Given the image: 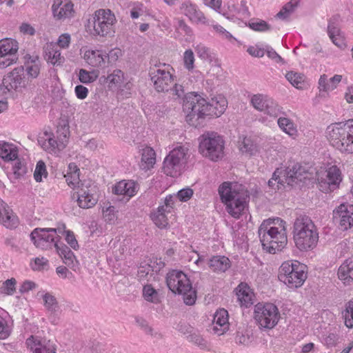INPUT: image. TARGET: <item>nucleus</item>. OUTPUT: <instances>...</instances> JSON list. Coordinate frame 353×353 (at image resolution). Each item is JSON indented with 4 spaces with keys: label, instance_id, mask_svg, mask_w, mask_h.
I'll return each mask as SVG.
<instances>
[{
    "label": "nucleus",
    "instance_id": "obj_1",
    "mask_svg": "<svg viewBox=\"0 0 353 353\" xmlns=\"http://www.w3.org/2000/svg\"><path fill=\"white\" fill-rule=\"evenodd\" d=\"M227 100L222 96H218L208 101L201 95L190 92L185 95L183 110L188 112L186 121L195 127L201 124L199 120L206 116L220 117L225 110Z\"/></svg>",
    "mask_w": 353,
    "mask_h": 353
},
{
    "label": "nucleus",
    "instance_id": "obj_2",
    "mask_svg": "<svg viewBox=\"0 0 353 353\" xmlns=\"http://www.w3.org/2000/svg\"><path fill=\"white\" fill-rule=\"evenodd\" d=\"M285 222L280 218L268 219L261 224L258 233L263 250L274 254L281 251L288 242Z\"/></svg>",
    "mask_w": 353,
    "mask_h": 353
},
{
    "label": "nucleus",
    "instance_id": "obj_3",
    "mask_svg": "<svg viewBox=\"0 0 353 353\" xmlns=\"http://www.w3.org/2000/svg\"><path fill=\"white\" fill-rule=\"evenodd\" d=\"M218 190L222 203L226 205L227 212L232 217L239 219L249 198L245 187L236 182H223Z\"/></svg>",
    "mask_w": 353,
    "mask_h": 353
},
{
    "label": "nucleus",
    "instance_id": "obj_4",
    "mask_svg": "<svg viewBox=\"0 0 353 353\" xmlns=\"http://www.w3.org/2000/svg\"><path fill=\"white\" fill-rule=\"evenodd\" d=\"M330 144L342 153H353V120L346 123H334L325 131Z\"/></svg>",
    "mask_w": 353,
    "mask_h": 353
},
{
    "label": "nucleus",
    "instance_id": "obj_5",
    "mask_svg": "<svg viewBox=\"0 0 353 353\" xmlns=\"http://www.w3.org/2000/svg\"><path fill=\"white\" fill-rule=\"evenodd\" d=\"M309 173L299 163L289 165L285 169L277 168L269 179L268 185L273 190H279L287 184L293 186L299 182L305 183L309 179Z\"/></svg>",
    "mask_w": 353,
    "mask_h": 353
},
{
    "label": "nucleus",
    "instance_id": "obj_6",
    "mask_svg": "<svg viewBox=\"0 0 353 353\" xmlns=\"http://www.w3.org/2000/svg\"><path fill=\"white\" fill-rule=\"evenodd\" d=\"M166 283L172 292L183 295L186 305H192L195 303L196 292L193 289L189 278L183 272L173 270L168 273Z\"/></svg>",
    "mask_w": 353,
    "mask_h": 353
},
{
    "label": "nucleus",
    "instance_id": "obj_7",
    "mask_svg": "<svg viewBox=\"0 0 353 353\" xmlns=\"http://www.w3.org/2000/svg\"><path fill=\"white\" fill-rule=\"evenodd\" d=\"M307 266L297 261H288L279 268L278 278L290 288H297L307 279Z\"/></svg>",
    "mask_w": 353,
    "mask_h": 353
},
{
    "label": "nucleus",
    "instance_id": "obj_8",
    "mask_svg": "<svg viewBox=\"0 0 353 353\" xmlns=\"http://www.w3.org/2000/svg\"><path fill=\"white\" fill-rule=\"evenodd\" d=\"M199 152L212 161L221 159L224 155L225 141L216 132H208L199 137Z\"/></svg>",
    "mask_w": 353,
    "mask_h": 353
},
{
    "label": "nucleus",
    "instance_id": "obj_9",
    "mask_svg": "<svg viewBox=\"0 0 353 353\" xmlns=\"http://www.w3.org/2000/svg\"><path fill=\"white\" fill-rule=\"evenodd\" d=\"M188 151V148L179 146L169 152L163 163V170L167 176L174 177L181 174L187 163Z\"/></svg>",
    "mask_w": 353,
    "mask_h": 353
},
{
    "label": "nucleus",
    "instance_id": "obj_10",
    "mask_svg": "<svg viewBox=\"0 0 353 353\" xmlns=\"http://www.w3.org/2000/svg\"><path fill=\"white\" fill-rule=\"evenodd\" d=\"M254 314L259 326L266 329L274 327L280 319L278 307L271 303H258L254 306Z\"/></svg>",
    "mask_w": 353,
    "mask_h": 353
},
{
    "label": "nucleus",
    "instance_id": "obj_11",
    "mask_svg": "<svg viewBox=\"0 0 353 353\" xmlns=\"http://www.w3.org/2000/svg\"><path fill=\"white\" fill-rule=\"evenodd\" d=\"M115 21V16L110 10L99 9L89 19L88 27H93L94 34L105 37L111 32Z\"/></svg>",
    "mask_w": 353,
    "mask_h": 353
},
{
    "label": "nucleus",
    "instance_id": "obj_12",
    "mask_svg": "<svg viewBox=\"0 0 353 353\" xmlns=\"http://www.w3.org/2000/svg\"><path fill=\"white\" fill-rule=\"evenodd\" d=\"M30 239L37 248L47 250L57 246L60 236H56V230L51 228H37L31 232Z\"/></svg>",
    "mask_w": 353,
    "mask_h": 353
},
{
    "label": "nucleus",
    "instance_id": "obj_13",
    "mask_svg": "<svg viewBox=\"0 0 353 353\" xmlns=\"http://www.w3.org/2000/svg\"><path fill=\"white\" fill-rule=\"evenodd\" d=\"M27 80L25 77L24 69L23 66L14 68L12 72L5 76L2 80L1 89L4 88L8 92L15 90L21 91L26 87Z\"/></svg>",
    "mask_w": 353,
    "mask_h": 353
},
{
    "label": "nucleus",
    "instance_id": "obj_14",
    "mask_svg": "<svg viewBox=\"0 0 353 353\" xmlns=\"http://www.w3.org/2000/svg\"><path fill=\"white\" fill-rule=\"evenodd\" d=\"M319 190L323 192H332L336 190L342 180L341 171L336 166L330 167L325 174V176L317 179Z\"/></svg>",
    "mask_w": 353,
    "mask_h": 353
},
{
    "label": "nucleus",
    "instance_id": "obj_15",
    "mask_svg": "<svg viewBox=\"0 0 353 353\" xmlns=\"http://www.w3.org/2000/svg\"><path fill=\"white\" fill-rule=\"evenodd\" d=\"M333 219L339 223L341 230H347L353 227V205L341 203L334 210Z\"/></svg>",
    "mask_w": 353,
    "mask_h": 353
},
{
    "label": "nucleus",
    "instance_id": "obj_16",
    "mask_svg": "<svg viewBox=\"0 0 353 353\" xmlns=\"http://www.w3.org/2000/svg\"><path fill=\"white\" fill-rule=\"evenodd\" d=\"M149 74L154 89L157 92H167L170 89L171 84L173 82V77L169 71L161 68H150Z\"/></svg>",
    "mask_w": 353,
    "mask_h": 353
},
{
    "label": "nucleus",
    "instance_id": "obj_17",
    "mask_svg": "<svg viewBox=\"0 0 353 353\" xmlns=\"http://www.w3.org/2000/svg\"><path fill=\"white\" fill-rule=\"evenodd\" d=\"M319 238V236L317 229L293 236L295 246L300 251H308L313 250L318 243Z\"/></svg>",
    "mask_w": 353,
    "mask_h": 353
},
{
    "label": "nucleus",
    "instance_id": "obj_18",
    "mask_svg": "<svg viewBox=\"0 0 353 353\" xmlns=\"http://www.w3.org/2000/svg\"><path fill=\"white\" fill-rule=\"evenodd\" d=\"M95 187L90 185L81 188L77 193V202L81 208H92L97 203L98 199L95 195Z\"/></svg>",
    "mask_w": 353,
    "mask_h": 353
},
{
    "label": "nucleus",
    "instance_id": "obj_19",
    "mask_svg": "<svg viewBox=\"0 0 353 353\" xmlns=\"http://www.w3.org/2000/svg\"><path fill=\"white\" fill-rule=\"evenodd\" d=\"M180 9L190 21L195 23H205L206 22V19L203 12L198 9L195 4L192 3L190 1L183 2L181 6Z\"/></svg>",
    "mask_w": 353,
    "mask_h": 353
},
{
    "label": "nucleus",
    "instance_id": "obj_20",
    "mask_svg": "<svg viewBox=\"0 0 353 353\" xmlns=\"http://www.w3.org/2000/svg\"><path fill=\"white\" fill-rule=\"evenodd\" d=\"M26 344L33 353H56V347L50 341L41 342L30 336L26 340Z\"/></svg>",
    "mask_w": 353,
    "mask_h": 353
},
{
    "label": "nucleus",
    "instance_id": "obj_21",
    "mask_svg": "<svg viewBox=\"0 0 353 353\" xmlns=\"http://www.w3.org/2000/svg\"><path fill=\"white\" fill-rule=\"evenodd\" d=\"M337 19L333 17L328 21L327 33L334 45L339 48H344L346 46L345 38L336 23Z\"/></svg>",
    "mask_w": 353,
    "mask_h": 353
},
{
    "label": "nucleus",
    "instance_id": "obj_22",
    "mask_svg": "<svg viewBox=\"0 0 353 353\" xmlns=\"http://www.w3.org/2000/svg\"><path fill=\"white\" fill-rule=\"evenodd\" d=\"M139 185L134 181L123 180L112 187V192L117 195H124L129 198L133 196L137 192Z\"/></svg>",
    "mask_w": 353,
    "mask_h": 353
},
{
    "label": "nucleus",
    "instance_id": "obj_23",
    "mask_svg": "<svg viewBox=\"0 0 353 353\" xmlns=\"http://www.w3.org/2000/svg\"><path fill=\"white\" fill-rule=\"evenodd\" d=\"M316 226L312 220L306 215H301L296 218L293 224L292 234L299 235L300 233H304L307 231L316 230Z\"/></svg>",
    "mask_w": 353,
    "mask_h": 353
},
{
    "label": "nucleus",
    "instance_id": "obj_24",
    "mask_svg": "<svg viewBox=\"0 0 353 353\" xmlns=\"http://www.w3.org/2000/svg\"><path fill=\"white\" fill-rule=\"evenodd\" d=\"M0 223L7 228H14L17 225V219L12 214L8 205L0 199Z\"/></svg>",
    "mask_w": 353,
    "mask_h": 353
},
{
    "label": "nucleus",
    "instance_id": "obj_25",
    "mask_svg": "<svg viewBox=\"0 0 353 353\" xmlns=\"http://www.w3.org/2000/svg\"><path fill=\"white\" fill-rule=\"evenodd\" d=\"M238 301L241 306L249 307L253 304V293L250 288L245 283L241 282L235 289Z\"/></svg>",
    "mask_w": 353,
    "mask_h": 353
},
{
    "label": "nucleus",
    "instance_id": "obj_26",
    "mask_svg": "<svg viewBox=\"0 0 353 353\" xmlns=\"http://www.w3.org/2000/svg\"><path fill=\"white\" fill-rule=\"evenodd\" d=\"M53 16L57 19H62L70 17L73 12V4L68 2L62 5L61 0H54L52 6Z\"/></svg>",
    "mask_w": 353,
    "mask_h": 353
},
{
    "label": "nucleus",
    "instance_id": "obj_27",
    "mask_svg": "<svg viewBox=\"0 0 353 353\" xmlns=\"http://www.w3.org/2000/svg\"><path fill=\"white\" fill-rule=\"evenodd\" d=\"M228 314L227 310L221 309L218 310L214 316L213 323L214 324L213 330L218 335L223 334L228 329Z\"/></svg>",
    "mask_w": 353,
    "mask_h": 353
},
{
    "label": "nucleus",
    "instance_id": "obj_28",
    "mask_svg": "<svg viewBox=\"0 0 353 353\" xmlns=\"http://www.w3.org/2000/svg\"><path fill=\"white\" fill-rule=\"evenodd\" d=\"M338 277L345 285L353 281V258L346 259L339 267Z\"/></svg>",
    "mask_w": 353,
    "mask_h": 353
},
{
    "label": "nucleus",
    "instance_id": "obj_29",
    "mask_svg": "<svg viewBox=\"0 0 353 353\" xmlns=\"http://www.w3.org/2000/svg\"><path fill=\"white\" fill-rule=\"evenodd\" d=\"M83 59L88 64L94 68L105 66L104 54L99 50H86L83 54Z\"/></svg>",
    "mask_w": 353,
    "mask_h": 353
},
{
    "label": "nucleus",
    "instance_id": "obj_30",
    "mask_svg": "<svg viewBox=\"0 0 353 353\" xmlns=\"http://www.w3.org/2000/svg\"><path fill=\"white\" fill-rule=\"evenodd\" d=\"M18 49L17 41L8 38L0 40V57H16Z\"/></svg>",
    "mask_w": 353,
    "mask_h": 353
},
{
    "label": "nucleus",
    "instance_id": "obj_31",
    "mask_svg": "<svg viewBox=\"0 0 353 353\" xmlns=\"http://www.w3.org/2000/svg\"><path fill=\"white\" fill-rule=\"evenodd\" d=\"M38 143L43 150L48 152H54L59 146L57 141L54 139V134L48 131H45L39 136Z\"/></svg>",
    "mask_w": 353,
    "mask_h": 353
},
{
    "label": "nucleus",
    "instance_id": "obj_32",
    "mask_svg": "<svg viewBox=\"0 0 353 353\" xmlns=\"http://www.w3.org/2000/svg\"><path fill=\"white\" fill-rule=\"evenodd\" d=\"M141 159L140 167L142 170H150L153 168L156 162V153L154 150L148 146H145L141 150Z\"/></svg>",
    "mask_w": 353,
    "mask_h": 353
},
{
    "label": "nucleus",
    "instance_id": "obj_33",
    "mask_svg": "<svg viewBox=\"0 0 353 353\" xmlns=\"http://www.w3.org/2000/svg\"><path fill=\"white\" fill-rule=\"evenodd\" d=\"M209 266L215 272H225L230 268L231 263L225 256H214L210 259Z\"/></svg>",
    "mask_w": 353,
    "mask_h": 353
},
{
    "label": "nucleus",
    "instance_id": "obj_34",
    "mask_svg": "<svg viewBox=\"0 0 353 353\" xmlns=\"http://www.w3.org/2000/svg\"><path fill=\"white\" fill-rule=\"evenodd\" d=\"M0 157L6 161H12L18 157V150L13 144L0 142Z\"/></svg>",
    "mask_w": 353,
    "mask_h": 353
},
{
    "label": "nucleus",
    "instance_id": "obj_35",
    "mask_svg": "<svg viewBox=\"0 0 353 353\" xmlns=\"http://www.w3.org/2000/svg\"><path fill=\"white\" fill-rule=\"evenodd\" d=\"M56 250L59 255L61 257L65 264L69 267H72L75 256L72 251L66 245L59 243L56 246Z\"/></svg>",
    "mask_w": 353,
    "mask_h": 353
},
{
    "label": "nucleus",
    "instance_id": "obj_36",
    "mask_svg": "<svg viewBox=\"0 0 353 353\" xmlns=\"http://www.w3.org/2000/svg\"><path fill=\"white\" fill-rule=\"evenodd\" d=\"M167 213V211L164 210L163 207H159L157 212L151 214L152 220L158 228L162 229L168 226Z\"/></svg>",
    "mask_w": 353,
    "mask_h": 353
},
{
    "label": "nucleus",
    "instance_id": "obj_37",
    "mask_svg": "<svg viewBox=\"0 0 353 353\" xmlns=\"http://www.w3.org/2000/svg\"><path fill=\"white\" fill-rule=\"evenodd\" d=\"M277 123L279 128L286 134L291 137L296 134L297 130L290 119L285 117H280Z\"/></svg>",
    "mask_w": 353,
    "mask_h": 353
},
{
    "label": "nucleus",
    "instance_id": "obj_38",
    "mask_svg": "<svg viewBox=\"0 0 353 353\" xmlns=\"http://www.w3.org/2000/svg\"><path fill=\"white\" fill-rule=\"evenodd\" d=\"M299 0H291L287 3L276 14V17L281 19H287L297 7Z\"/></svg>",
    "mask_w": 353,
    "mask_h": 353
},
{
    "label": "nucleus",
    "instance_id": "obj_39",
    "mask_svg": "<svg viewBox=\"0 0 353 353\" xmlns=\"http://www.w3.org/2000/svg\"><path fill=\"white\" fill-rule=\"evenodd\" d=\"M44 306L48 312H59V306L57 299L51 294L47 292L43 295Z\"/></svg>",
    "mask_w": 353,
    "mask_h": 353
},
{
    "label": "nucleus",
    "instance_id": "obj_40",
    "mask_svg": "<svg viewBox=\"0 0 353 353\" xmlns=\"http://www.w3.org/2000/svg\"><path fill=\"white\" fill-rule=\"evenodd\" d=\"M247 26L252 30L257 32H266L271 30L270 25L260 19H252Z\"/></svg>",
    "mask_w": 353,
    "mask_h": 353
},
{
    "label": "nucleus",
    "instance_id": "obj_41",
    "mask_svg": "<svg viewBox=\"0 0 353 353\" xmlns=\"http://www.w3.org/2000/svg\"><path fill=\"white\" fill-rule=\"evenodd\" d=\"M263 112L271 117H276L281 112V108L274 100L270 98L265 105Z\"/></svg>",
    "mask_w": 353,
    "mask_h": 353
},
{
    "label": "nucleus",
    "instance_id": "obj_42",
    "mask_svg": "<svg viewBox=\"0 0 353 353\" xmlns=\"http://www.w3.org/2000/svg\"><path fill=\"white\" fill-rule=\"evenodd\" d=\"M269 99L270 97L265 95L254 94L251 99V103L256 110L263 112Z\"/></svg>",
    "mask_w": 353,
    "mask_h": 353
},
{
    "label": "nucleus",
    "instance_id": "obj_43",
    "mask_svg": "<svg viewBox=\"0 0 353 353\" xmlns=\"http://www.w3.org/2000/svg\"><path fill=\"white\" fill-rule=\"evenodd\" d=\"M285 77L287 80L294 87L299 88L301 87V85L304 82V76L301 73L295 72L293 71L288 72Z\"/></svg>",
    "mask_w": 353,
    "mask_h": 353
},
{
    "label": "nucleus",
    "instance_id": "obj_44",
    "mask_svg": "<svg viewBox=\"0 0 353 353\" xmlns=\"http://www.w3.org/2000/svg\"><path fill=\"white\" fill-rule=\"evenodd\" d=\"M31 65H29V62L26 66L27 74L32 78H36L38 77L40 68L38 64L39 58L38 57H30Z\"/></svg>",
    "mask_w": 353,
    "mask_h": 353
},
{
    "label": "nucleus",
    "instance_id": "obj_45",
    "mask_svg": "<svg viewBox=\"0 0 353 353\" xmlns=\"http://www.w3.org/2000/svg\"><path fill=\"white\" fill-rule=\"evenodd\" d=\"M98 77V73L93 70L88 72L85 69H81L79 73V79L83 83L94 82Z\"/></svg>",
    "mask_w": 353,
    "mask_h": 353
},
{
    "label": "nucleus",
    "instance_id": "obj_46",
    "mask_svg": "<svg viewBox=\"0 0 353 353\" xmlns=\"http://www.w3.org/2000/svg\"><path fill=\"white\" fill-rule=\"evenodd\" d=\"M239 149L243 153L252 155L256 152V145L250 138L245 137L239 145Z\"/></svg>",
    "mask_w": 353,
    "mask_h": 353
},
{
    "label": "nucleus",
    "instance_id": "obj_47",
    "mask_svg": "<svg viewBox=\"0 0 353 353\" xmlns=\"http://www.w3.org/2000/svg\"><path fill=\"white\" fill-rule=\"evenodd\" d=\"M195 51L197 54V56L205 61H208L211 62L213 59L212 54L210 51V49L208 47L205 46L203 44H199L195 47Z\"/></svg>",
    "mask_w": 353,
    "mask_h": 353
},
{
    "label": "nucleus",
    "instance_id": "obj_48",
    "mask_svg": "<svg viewBox=\"0 0 353 353\" xmlns=\"http://www.w3.org/2000/svg\"><path fill=\"white\" fill-rule=\"evenodd\" d=\"M343 317L345 320V325L349 327H353V301L346 304L345 310L343 312Z\"/></svg>",
    "mask_w": 353,
    "mask_h": 353
},
{
    "label": "nucleus",
    "instance_id": "obj_49",
    "mask_svg": "<svg viewBox=\"0 0 353 353\" xmlns=\"http://www.w3.org/2000/svg\"><path fill=\"white\" fill-rule=\"evenodd\" d=\"M123 72L120 70H114L113 72L107 77V81L109 83L110 86H119L123 83Z\"/></svg>",
    "mask_w": 353,
    "mask_h": 353
},
{
    "label": "nucleus",
    "instance_id": "obj_50",
    "mask_svg": "<svg viewBox=\"0 0 353 353\" xmlns=\"http://www.w3.org/2000/svg\"><path fill=\"white\" fill-rule=\"evenodd\" d=\"M14 161V163L12 166L13 177L14 179H19L26 173V168L21 163L18 157Z\"/></svg>",
    "mask_w": 353,
    "mask_h": 353
},
{
    "label": "nucleus",
    "instance_id": "obj_51",
    "mask_svg": "<svg viewBox=\"0 0 353 353\" xmlns=\"http://www.w3.org/2000/svg\"><path fill=\"white\" fill-rule=\"evenodd\" d=\"M48 172L46 166L43 161H39L34 172V178L37 182H41L42 177H47Z\"/></svg>",
    "mask_w": 353,
    "mask_h": 353
},
{
    "label": "nucleus",
    "instance_id": "obj_52",
    "mask_svg": "<svg viewBox=\"0 0 353 353\" xmlns=\"http://www.w3.org/2000/svg\"><path fill=\"white\" fill-rule=\"evenodd\" d=\"M143 295L144 299L152 303L158 301L157 292L152 287L151 285H145L143 288Z\"/></svg>",
    "mask_w": 353,
    "mask_h": 353
},
{
    "label": "nucleus",
    "instance_id": "obj_53",
    "mask_svg": "<svg viewBox=\"0 0 353 353\" xmlns=\"http://www.w3.org/2000/svg\"><path fill=\"white\" fill-rule=\"evenodd\" d=\"M46 59L53 65L61 63L63 60V57H61L60 51L54 49L46 52Z\"/></svg>",
    "mask_w": 353,
    "mask_h": 353
},
{
    "label": "nucleus",
    "instance_id": "obj_54",
    "mask_svg": "<svg viewBox=\"0 0 353 353\" xmlns=\"http://www.w3.org/2000/svg\"><path fill=\"white\" fill-rule=\"evenodd\" d=\"M183 59L185 68L189 71L192 70L194 68V55L191 49H188L185 51Z\"/></svg>",
    "mask_w": 353,
    "mask_h": 353
},
{
    "label": "nucleus",
    "instance_id": "obj_55",
    "mask_svg": "<svg viewBox=\"0 0 353 353\" xmlns=\"http://www.w3.org/2000/svg\"><path fill=\"white\" fill-rule=\"evenodd\" d=\"M12 329L8 324L7 321L0 316V340L8 338L11 334Z\"/></svg>",
    "mask_w": 353,
    "mask_h": 353
},
{
    "label": "nucleus",
    "instance_id": "obj_56",
    "mask_svg": "<svg viewBox=\"0 0 353 353\" xmlns=\"http://www.w3.org/2000/svg\"><path fill=\"white\" fill-rule=\"evenodd\" d=\"M17 283V281L14 278H11L10 279H7L3 283V285L1 287V292L5 293L8 295H12L15 292V285Z\"/></svg>",
    "mask_w": 353,
    "mask_h": 353
},
{
    "label": "nucleus",
    "instance_id": "obj_57",
    "mask_svg": "<svg viewBox=\"0 0 353 353\" xmlns=\"http://www.w3.org/2000/svg\"><path fill=\"white\" fill-rule=\"evenodd\" d=\"M188 339L190 342L198 345L201 349L207 347V341L205 340L199 334L193 332L188 336Z\"/></svg>",
    "mask_w": 353,
    "mask_h": 353
},
{
    "label": "nucleus",
    "instance_id": "obj_58",
    "mask_svg": "<svg viewBox=\"0 0 353 353\" xmlns=\"http://www.w3.org/2000/svg\"><path fill=\"white\" fill-rule=\"evenodd\" d=\"M334 86H330L329 82H327V77L326 74H323L319 79V91L328 92L333 90Z\"/></svg>",
    "mask_w": 353,
    "mask_h": 353
},
{
    "label": "nucleus",
    "instance_id": "obj_59",
    "mask_svg": "<svg viewBox=\"0 0 353 353\" xmlns=\"http://www.w3.org/2000/svg\"><path fill=\"white\" fill-rule=\"evenodd\" d=\"M193 195V190L190 188L181 189L177 192L176 196L181 201H188Z\"/></svg>",
    "mask_w": 353,
    "mask_h": 353
},
{
    "label": "nucleus",
    "instance_id": "obj_60",
    "mask_svg": "<svg viewBox=\"0 0 353 353\" xmlns=\"http://www.w3.org/2000/svg\"><path fill=\"white\" fill-rule=\"evenodd\" d=\"M120 56H121V51L118 48L112 49L107 54H104L105 59L108 58V63L110 64L114 63Z\"/></svg>",
    "mask_w": 353,
    "mask_h": 353
},
{
    "label": "nucleus",
    "instance_id": "obj_61",
    "mask_svg": "<svg viewBox=\"0 0 353 353\" xmlns=\"http://www.w3.org/2000/svg\"><path fill=\"white\" fill-rule=\"evenodd\" d=\"M48 265V260L44 257H37L34 259V263L31 264L34 270H41Z\"/></svg>",
    "mask_w": 353,
    "mask_h": 353
},
{
    "label": "nucleus",
    "instance_id": "obj_62",
    "mask_svg": "<svg viewBox=\"0 0 353 353\" xmlns=\"http://www.w3.org/2000/svg\"><path fill=\"white\" fill-rule=\"evenodd\" d=\"M267 56L274 60L276 63H283V58L271 47L266 46L264 48Z\"/></svg>",
    "mask_w": 353,
    "mask_h": 353
},
{
    "label": "nucleus",
    "instance_id": "obj_63",
    "mask_svg": "<svg viewBox=\"0 0 353 353\" xmlns=\"http://www.w3.org/2000/svg\"><path fill=\"white\" fill-rule=\"evenodd\" d=\"M64 176L68 185H75L79 183V173H77L76 171L73 173H68Z\"/></svg>",
    "mask_w": 353,
    "mask_h": 353
},
{
    "label": "nucleus",
    "instance_id": "obj_64",
    "mask_svg": "<svg viewBox=\"0 0 353 353\" xmlns=\"http://www.w3.org/2000/svg\"><path fill=\"white\" fill-rule=\"evenodd\" d=\"M65 241L74 250H77L79 248L78 242L72 231L68 230L66 232Z\"/></svg>",
    "mask_w": 353,
    "mask_h": 353
}]
</instances>
